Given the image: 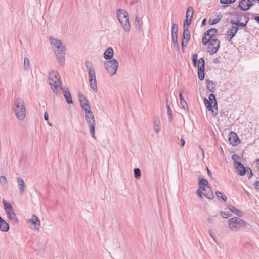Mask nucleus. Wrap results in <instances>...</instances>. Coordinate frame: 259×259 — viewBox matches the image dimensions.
Instances as JSON below:
<instances>
[{
    "instance_id": "obj_14",
    "label": "nucleus",
    "mask_w": 259,
    "mask_h": 259,
    "mask_svg": "<svg viewBox=\"0 0 259 259\" xmlns=\"http://www.w3.org/2000/svg\"><path fill=\"white\" fill-rule=\"evenodd\" d=\"M238 30V27L235 26H232L229 28L227 32V39L230 41L235 35Z\"/></svg>"
},
{
    "instance_id": "obj_27",
    "label": "nucleus",
    "mask_w": 259,
    "mask_h": 259,
    "mask_svg": "<svg viewBox=\"0 0 259 259\" xmlns=\"http://www.w3.org/2000/svg\"><path fill=\"white\" fill-rule=\"evenodd\" d=\"M91 88L96 93L98 91V86L97 79L89 81Z\"/></svg>"
},
{
    "instance_id": "obj_43",
    "label": "nucleus",
    "mask_w": 259,
    "mask_h": 259,
    "mask_svg": "<svg viewBox=\"0 0 259 259\" xmlns=\"http://www.w3.org/2000/svg\"><path fill=\"white\" fill-rule=\"evenodd\" d=\"M215 194H216V196L218 197H220V198H221L224 201H226V197L225 196V195H223L222 193L219 192V191H216L215 192Z\"/></svg>"
},
{
    "instance_id": "obj_26",
    "label": "nucleus",
    "mask_w": 259,
    "mask_h": 259,
    "mask_svg": "<svg viewBox=\"0 0 259 259\" xmlns=\"http://www.w3.org/2000/svg\"><path fill=\"white\" fill-rule=\"evenodd\" d=\"M193 15V9L192 7H189L187 9L186 18L192 20Z\"/></svg>"
},
{
    "instance_id": "obj_45",
    "label": "nucleus",
    "mask_w": 259,
    "mask_h": 259,
    "mask_svg": "<svg viewBox=\"0 0 259 259\" xmlns=\"http://www.w3.org/2000/svg\"><path fill=\"white\" fill-rule=\"evenodd\" d=\"M135 23L136 27H137L138 29H140L141 27V24L140 23V20L138 16H136L135 17Z\"/></svg>"
},
{
    "instance_id": "obj_54",
    "label": "nucleus",
    "mask_w": 259,
    "mask_h": 259,
    "mask_svg": "<svg viewBox=\"0 0 259 259\" xmlns=\"http://www.w3.org/2000/svg\"><path fill=\"white\" fill-rule=\"evenodd\" d=\"M44 118L46 121H48L49 119V116L47 112L44 114Z\"/></svg>"
},
{
    "instance_id": "obj_6",
    "label": "nucleus",
    "mask_w": 259,
    "mask_h": 259,
    "mask_svg": "<svg viewBox=\"0 0 259 259\" xmlns=\"http://www.w3.org/2000/svg\"><path fill=\"white\" fill-rule=\"evenodd\" d=\"M204 104L209 111H211L214 115H217L218 113L217 102L215 95L213 94H210L209 96V100L206 98H204Z\"/></svg>"
},
{
    "instance_id": "obj_13",
    "label": "nucleus",
    "mask_w": 259,
    "mask_h": 259,
    "mask_svg": "<svg viewBox=\"0 0 259 259\" xmlns=\"http://www.w3.org/2000/svg\"><path fill=\"white\" fill-rule=\"evenodd\" d=\"M27 222L31 223L34 227L35 229L38 231L40 228V221L39 218L34 214L32 218L27 220Z\"/></svg>"
},
{
    "instance_id": "obj_41",
    "label": "nucleus",
    "mask_w": 259,
    "mask_h": 259,
    "mask_svg": "<svg viewBox=\"0 0 259 259\" xmlns=\"http://www.w3.org/2000/svg\"><path fill=\"white\" fill-rule=\"evenodd\" d=\"M134 173L135 177L138 179L141 177V171L139 168H135L134 169Z\"/></svg>"
},
{
    "instance_id": "obj_20",
    "label": "nucleus",
    "mask_w": 259,
    "mask_h": 259,
    "mask_svg": "<svg viewBox=\"0 0 259 259\" xmlns=\"http://www.w3.org/2000/svg\"><path fill=\"white\" fill-rule=\"evenodd\" d=\"M202 194L208 199H212L214 198L213 193L210 187H207L205 190H202Z\"/></svg>"
},
{
    "instance_id": "obj_48",
    "label": "nucleus",
    "mask_w": 259,
    "mask_h": 259,
    "mask_svg": "<svg viewBox=\"0 0 259 259\" xmlns=\"http://www.w3.org/2000/svg\"><path fill=\"white\" fill-rule=\"evenodd\" d=\"M166 107H167V114H168V115L169 116L170 119H171L172 118V111L171 110V109L170 108V107H169V105L168 104V103L166 104Z\"/></svg>"
},
{
    "instance_id": "obj_2",
    "label": "nucleus",
    "mask_w": 259,
    "mask_h": 259,
    "mask_svg": "<svg viewBox=\"0 0 259 259\" xmlns=\"http://www.w3.org/2000/svg\"><path fill=\"white\" fill-rule=\"evenodd\" d=\"M49 81L53 92L58 94L62 87L60 76L57 71H52L49 75Z\"/></svg>"
},
{
    "instance_id": "obj_10",
    "label": "nucleus",
    "mask_w": 259,
    "mask_h": 259,
    "mask_svg": "<svg viewBox=\"0 0 259 259\" xmlns=\"http://www.w3.org/2000/svg\"><path fill=\"white\" fill-rule=\"evenodd\" d=\"M220 41L217 39H211L208 44V52L210 54H213L217 52L220 48Z\"/></svg>"
},
{
    "instance_id": "obj_42",
    "label": "nucleus",
    "mask_w": 259,
    "mask_h": 259,
    "mask_svg": "<svg viewBox=\"0 0 259 259\" xmlns=\"http://www.w3.org/2000/svg\"><path fill=\"white\" fill-rule=\"evenodd\" d=\"M207 36H208L207 35H205V34H204V36H203L202 43L204 45H206L207 44H209L210 40H211V39L209 38V37L208 38H207Z\"/></svg>"
},
{
    "instance_id": "obj_28",
    "label": "nucleus",
    "mask_w": 259,
    "mask_h": 259,
    "mask_svg": "<svg viewBox=\"0 0 259 259\" xmlns=\"http://www.w3.org/2000/svg\"><path fill=\"white\" fill-rule=\"evenodd\" d=\"M190 34L188 29H184L183 31V39L186 40V44H187L188 41L190 39Z\"/></svg>"
},
{
    "instance_id": "obj_9",
    "label": "nucleus",
    "mask_w": 259,
    "mask_h": 259,
    "mask_svg": "<svg viewBox=\"0 0 259 259\" xmlns=\"http://www.w3.org/2000/svg\"><path fill=\"white\" fill-rule=\"evenodd\" d=\"M85 119L88 124V126L90 128V133L91 136L94 138L96 139L95 135V119L93 113H90L85 114Z\"/></svg>"
},
{
    "instance_id": "obj_49",
    "label": "nucleus",
    "mask_w": 259,
    "mask_h": 259,
    "mask_svg": "<svg viewBox=\"0 0 259 259\" xmlns=\"http://www.w3.org/2000/svg\"><path fill=\"white\" fill-rule=\"evenodd\" d=\"M232 159L234 161L235 164L237 165V163L239 162L237 160H238L240 158L237 155L233 154L232 156Z\"/></svg>"
},
{
    "instance_id": "obj_12",
    "label": "nucleus",
    "mask_w": 259,
    "mask_h": 259,
    "mask_svg": "<svg viewBox=\"0 0 259 259\" xmlns=\"http://www.w3.org/2000/svg\"><path fill=\"white\" fill-rule=\"evenodd\" d=\"M199 189L197 191V194L200 198L202 199V190H205L207 187H209L208 182L205 179H201L199 181Z\"/></svg>"
},
{
    "instance_id": "obj_53",
    "label": "nucleus",
    "mask_w": 259,
    "mask_h": 259,
    "mask_svg": "<svg viewBox=\"0 0 259 259\" xmlns=\"http://www.w3.org/2000/svg\"><path fill=\"white\" fill-rule=\"evenodd\" d=\"M185 140L183 138H181L180 140V144H181V147H183L185 145Z\"/></svg>"
},
{
    "instance_id": "obj_63",
    "label": "nucleus",
    "mask_w": 259,
    "mask_h": 259,
    "mask_svg": "<svg viewBox=\"0 0 259 259\" xmlns=\"http://www.w3.org/2000/svg\"><path fill=\"white\" fill-rule=\"evenodd\" d=\"M199 149H200V151L202 153L203 155H204V152L203 148H201V147H200Z\"/></svg>"
},
{
    "instance_id": "obj_40",
    "label": "nucleus",
    "mask_w": 259,
    "mask_h": 259,
    "mask_svg": "<svg viewBox=\"0 0 259 259\" xmlns=\"http://www.w3.org/2000/svg\"><path fill=\"white\" fill-rule=\"evenodd\" d=\"M79 100L81 105L83 104V103H87V102H88L85 96L80 94H79Z\"/></svg>"
},
{
    "instance_id": "obj_23",
    "label": "nucleus",
    "mask_w": 259,
    "mask_h": 259,
    "mask_svg": "<svg viewBox=\"0 0 259 259\" xmlns=\"http://www.w3.org/2000/svg\"><path fill=\"white\" fill-rule=\"evenodd\" d=\"M153 128L156 133H158L159 132L161 129V122L159 118L154 119Z\"/></svg>"
},
{
    "instance_id": "obj_24",
    "label": "nucleus",
    "mask_w": 259,
    "mask_h": 259,
    "mask_svg": "<svg viewBox=\"0 0 259 259\" xmlns=\"http://www.w3.org/2000/svg\"><path fill=\"white\" fill-rule=\"evenodd\" d=\"M244 20H245L244 22H240L239 21L234 22V21H231V23L233 24H234L235 26H237L238 27L239 26L244 27L246 26V25L248 22L249 18L248 17L245 16Z\"/></svg>"
},
{
    "instance_id": "obj_57",
    "label": "nucleus",
    "mask_w": 259,
    "mask_h": 259,
    "mask_svg": "<svg viewBox=\"0 0 259 259\" xmlns=\"http://www.w3.org/2000/svg\"><path fill=\"white\" fill-rule=\"evenodd\" d=\"M207 174L210 177H212V175L211 172V171L209 170V169L207 168Z\"/></svg>"
},
{
    "instance_id": "obj_62",
    "label": "nucleus",
    "mask_w": 259,
    "mask_h": 259,
    "mask_svg": "<svg viewBox=\"0 0 259 259\" xmlns=\"http://www.w3.org/2000/svg\"><path fill=\"white\" fill-rule=\"evenodd\" d=\"M256 167L259 169V159L256 160Z\"/></svg>"
},
{
    "instance_id": "obj_3",
    "label": "nucleus",
    "mask_w": 259,
    "mask_h": 259,
    "mask_svg": "<svg viewBox=\"0 0 259 259\" xmlns=\"http://www.w3.org/2000/svg\"><path fill=\"white\" fill-rule=\"evenodd\" d=\"M14 112L17 118L23 120L26 117V108L23 100L22 98H17L14 102Z\"/></svg>"
},
{
    "instance_id": "obj_50",
    "label": "nucleus",
    "mask_w": 259,
    "mask_h": 259,
    "mask_svg": "<svg viewBox=\"0 0 259 259\" xmlns=\"http://www.w3.org/2000/svg\"><path fill=\"white\" fill-rule=\"evenodd\" d=\"M220 214L221 216L224 218H227L231 215V214L223 211H221Z\"/></svg>"
},
{
    "instance_id": "obj_5",
    "label": "nucleus",
    "mask_w": 259,
    "mask_h": 259,
    "mask_svg": "<svg viewBox=\"0 0 259 259\" xmlns=\"http://www.w3.org/2000/svg\"><path fill=\"white\" fill-rule=\"evenodd\" d=\"M228 228L229 229L233 232H238L240 231L241 228H245L246 223L242 219L233 217L229 218L227 221Z\"/></svg>"
},
{
    "instance_id": "obj_61",
    "label": "nucleus",
    "mask_w": 259,
    "mask_h": 259,
    "mask_svg": "<svg viewBox=\"0 0 259 259\" xmlns=\"http://www.w3.org/2000/svg\"><path fill=\"white\" fill-rule=\"evenodd\" d=\"M256 1L255 0H248V2H249V3H251L252 4V6L253 5V2H255Z\"/></svg>"
},
{
    "instance_id": "obj_31",
    "label": "nucleus",
    "mask_w": 259,
    "mask_h": 259,
    "mask_svg": "<svg viewBox=\"0 0 259 259\" xmlns=\"http://www.w3.org/2000/svg\"><path fill=\"white\" fill-rule=\"evenodd\" d=\"M206 85L208 89L211 92H214L215 90V84L212 81L208 80L206 82Z\"/></svg>"
},
{
    "instance_id": "obj_21",
    "label": "nucleus",
    "mask_w": 259,
    "mask_h": 259,
    "mask_svg": "<svg viewBox=\"0 0 259 259\" xmlns=\"http://www.w3.org/2000/svg\"><path fill=\"white\" fill-rule=\"evenodd\" d=\"M236 169L238 175L243 176L245 174L246 168L240 162L237 163Z\"/></svg>"
},
{
    "instance_id": "obj_11",
    "label": "nucleus",
    "mask_w": 259,
    "mask_h": 259,
    "mask_svg": "<svg viewBox=\"0 0 259 259\" xmlns=\"http://www.w3.org/2000/svg\"><path fill=\"white\" fill-rule=\"evenodd\" d=\"M204 60L201 58L198 60L197 64L198 78L200 80H202L204 78Z\"/></svg>"
},
{
    "instance_id": "obj_46",
    "label": "nucleus",
    "mask_w": 259,
    "mask_h": 259,
    "mask_svg": "<svg viewBox=\"0 0 259 259\" xmlns=\"http://www.w3.org/2000/svg\"><path fill=\"white\" fill-rule=\"evenodd\" d=\"M245 174H247L248 178L250 179V178L252 176V172L251 169L249 167H246Z\"/></svg>"
},
{
    "instance_id": "obj_44",
    "label": "nucleus",
    "mask_w": 259,
    "mask_h": 259,
    "mask_svg": "<svg viewBox=\"0 0 259 259\" xmlns=\"http://www.w3.org/2000/svg\"><path fill=\"white\" fill-rule=\"evenodd\" d=\"M192 62L194 66L196 67L197 63V55L195 54L192 55Z\"/></svg>"
},
{
    "instance_id": "obj_32",
    "label": "nucleus",
    "mask_w": 259,
    "mask_h": 259,
    "mask_svg": "<svg viewBox=\"0 0 259 259\" xmlns=\"http://www.w3.org/2000/svg\"><path fill=\"white\" fill-rule=\"evenodd\" d=\"M30 68V63L29 59L27 57L24 58V69L25 70H28Z\"/></svg>"
},
{
    "instance_id": "obj_1",
    "label": "nucleus",
    "mask_w": 259,
    "mask_h": 259,
    "mask_svg": "<svg viewBox=\"0 0 259 259\" xmlns=\"http://www.w3.org/2000/svg\"><path fill=\"white\" fill-rule=\"evenodd\" d=\"M49 40L54 49L58 63L60 65L63 66L65 63V51L66 50L65 45L61 40L53 37H50Z\"/></svg>"
},
{
    "instance_id": "obj_7",
    "label": "nucleus",
    "mask_w": 259,
    "mask_h": 259,
    "mask_svg": "<svg viewBox=\"0 0 259 259\" xmlns=\"http://www.w3.org/2000/svg\"><path fill=\"white\" fill-rule=\"evenodd\" d=\"M104 65L107 71L111 76L115 75L118 68V62L115 59L106 62Z\"/></svg>"
},
{
    "instance_id": "obj_35",
    "label": "nucleus",
    "mask_w": 259,
    "mask_h": 259,
    "mask_svg": "<svg viewBox=\"0 0 259 259\" xmlns=\"http://www.w3.org/2000/svg\"><path fill=\"white\" fill-rule=\"evenodd\" d=\"M0 183L1 185L4 186L7 185L8 181L5 176H1L0 177Z\"/></svg>"
},
{
    "instance_id": "obj_15",
    "label": "nucleus",
    "mask_w": 259,
    "mask_h": 259,
    "mask_svg": "<svg viewBox=\"0 0 259 259\" xmlns=\"http://www.w3.org/2000/svg\"><path fill=\"white\" fill-rule=\"evenodd\" d=\"M229 136V141L231 144L237 145L239 143V138L235 133L230 132Z\"/></svg>"
},
{
    "instance_id": "obj_51",
    "label": "nucleus",
    "mask_w": 259,
    "mask_h": 259,
    "mask_svg": "<svg viewBox=\"0 0 259 259\" xmlns=\"http://www.w3.org/2000/svg\"><path fill=\"white\" fill-rule=\"evenodd\" d=\"M209 235L211 236V237L212 238V239L214 240V242H217L215 237L214 236V233L211 230H209Z\"/></svg>"
},
{
    "instance_id": "obj_18",
    "label": "nucleus",
    "mask_w": 259,
    "mask_h": 259,
    "mask_svg": "<svg viewBox=\"0 0 259 259\" xmlns=\"http://www.w3.org/2000/svg\"><path fill=\"white\" fill-rule=\"evenodd\" d=\"M238 6L241 10L246 11L252 6V4L251 3H249L248 0H242L239 3Z\"/></svg>"
},
{
    "instance_id": "obj_22",
    "label": "nucleus",
    "mask_w": 259,
    "mask_h": 259,
    "mask_svg": "<svg viewBox=\"0 0 259 259\" xmlns=\"http://www.w3.org/2000/svg\"><path fill=\"white\" fill-rule=\"evenodd\" d=\"M9 229V225L3 218L0 216V230L3 232H7Z\"/></svg>"
},
{
    "instance_id": "obj_25",
    "label": "nucleus",
    "mask_w": 259,
    "mask_h": 259,
    "mask_svg": "<svg viewBox=\"0 0 259 259\" xmlns=\"http://www.w3.org/2000/svg\"><path fill=\"white\" fill-rule=\"evenodd\" d=\"M179 97H180V99L181 105L182 106L183 108L185 110L187 111L188 108V105H187V103H186V102L183 99L182 92L180 93Z\"/></svg>"
},
{
    "instance_id": "obj_29",
    "label": "nucleus",
    "mask_w": 259,
    "mask_h": 259,
    "mask_svg": "<svg viewBox=\"0 0 259 259\" xmlns=\"http://www.w3.org/2000/svg\"><path fill=\"white\" fill-rule=\"evenodd\" d=\"M81 105L83 110H84L85 114L92 112L91 110V107L88 102H87V103H83V104H81Z\"/></svg>"
},
{
    "instance_id": "obj_17",
    "label": "nucleus",
    "mask_w": 259,
    "mask_h": 259,
    "mask_svg": "<svg viewBox=\"0 0 259 259\" xmlns=\"http://www.w3.org/2000/svg\"><path fill=\"white\" fill-rule=\"evenodd\" d=\"M17 182L18 184V187L19 189L20 193L21 194H24L25 190V186L24 180L21 177L17 178Z\"/></svg>"
},
{
    "instance_id": "obj_55",
    "label": "nucleus",
    "mask_w": 259,
    "mask_h": 259,
    "mask_svg": "<svg viewBox=\"0 0 259 259\" xmlns=\"http://www.w3.org/2000/svg\"><path fill=\"white\" fill-rule=\"evenodd\" d=\"M186 45L187 44H186V40L182 39V43H181V46H182V48H184V47L185 46H186Z\"/></svg>"
},
{
    "instance_id": "obj_58",
    "label": "nucleus",
    "mask_w": 259,
    "mask_h": 259,
    "mask_svg": "<svg viewBox=\"0 0 259 259\" xmlns=\"http://www.w3.org/2000/svg\"><path fill=\"white\" fill-rule=\"evenodd\" d=\"M236 215H238V217H242L243 215V213L241 211L239 210Z\"/></svg>"
},
{
    "instance_id": "obj_34",
    "label": "nucleus",
    "mask_w": 259,
    "mask_h": 259,
    "mask_svg": "<svg viewBox=\"0 0 259 259\" xmlns=\"http://www.w3.org/2000/svg\"><path fill=\"white\" fill-rule=\"evenodd\" d=\"M85 65L88 72L94 71L93 68L92 63L89 60H86L85 61Z\"/></svg>"
},
{
    "instance_id": "obj_39",
    "label": "nucleus",
    "mask_w": 259,
    "mask_h": 259,
    "mask_svg": "<svg viewBox=\"0 0 259 259\" xmlns=\"http://www.w3.org/2000/svg\"><path fill=\"white\" fill-rule=\"evenodd\" d=\"M221 19L220 17H217L215 18H212L209 20V23L210 25H214L217 24Z\"/></svg>"
},
{
    "instance_id": "obj_38",
    "label": "nucleus",
    "mask_w": 259,
    "mask_h": 259,
    "mask_svg": "<svg viewBox=\"0 0 259 259\" xmlns=\"http://www.w3.org/2000/svg\"><path fill=\"white\" fill-rule=\"evenodd\" d=\"M178 27L176 24L174 23L172 26V30H171V33L172 35H178Z\"/></svg>"
},
{
    "instance_id": "obj_19",
    "label": "nucleus",
    "mask_w": 259,
    "mask_h": 259,
    "mask_svg": "<svg viewBox=\"0 0 259 259\" xmlns=\"http://www.w3.org/2000/svg\"><path fill=\"white\" fill-rule=\"evenodd\" d=\"M114 55L113 49L112 47H108L104 53V58L106 60L112 58Z\"/></svg>"
},
{
    "instance_id": "obj_56",
    "label": "nucleus",
    "mask_w": 259,
    "mask_h": 259,
    "mask_svg": "<svg viewBox=\"0 0 259 259\" xmlns=\"http://www.w3.org/2000/svg\"><path fill=\"white\" fill-rule=\"evenodd\" d=\"M255 187L257 189H259V182L256 181L255 183Z\"/></svg>"
},
{
    "instance_id": "obj_47",
    "label": "nucleus",
    "mask_w": 259,
    "mask_h": 259,
    "mask_svg": "<svg viewBox=\"0 0 259 259\" xmlns=\"http://www.w3.org/2000/svg\"><path fill=\"white\" fill-rule=\"evenodd\" d=\"M236 0H220V3L223 4H230L233 3Z\"/></svg>"
},
{
    "instance_id": "obj_60",
    "label": "nucleus",
    "mask_w": 259,
    "mask_h": 259,
    "mask_svg": "<svg viewBox=\"0 0 259 259\" xmlns=\"http://www.w3.org/2000/svg\"><path fill=\"white\" fill-rule=\"evenodd\" d=\"M254 20L258 23H259V16H256L254 18Z\"/></svg>"
},
{
    "instance_id": "obj_37",
    "label": "nucleus",
    "mask_w": 259,
    "mask_h": 259,
    "mask_svg": "<svg viewBox=\"0 0 259 259\" xmlns=\"http://www.w3.org/2000/svg\"><path fill=\"white\" fill-rule=\"evenodd\" d=\"M88 73H89V81L96 79L95 70L90 71V72H88Z\"/></svg>"
},
{
    "instance_id": "obj_30",
    "label": "nucleus",
    "mask_w": 259,
    "mask_h": 259,
    "mask_svg": "<svg viewBox=\"0 0 259 259\" xmlns=\"http://www.w3.org/2000/svg\"><path fill=\"white\" fill-rule=\"evenodd\" d=\"M217 30L215 28H212L207 31L205 34L207 35L209 38L212 39V37L217 33Z\"/></svg>"
},
{
    "instance_id": "obj_64",
    "label": "nucleus",
    "mask_w": 259,
    "mask_h": 259,
    "mask_svg": "<svg viewBox=\"0 0 259 259\" xmlns=\"http://www.w3.org/2000/svg\"><path fill=\"white\" fill-rule=\"evenodd\" d=\"M239 210H238V209L236 208V210H235V211H234V212L233 213H234L236 215Z\"/></svg>"
},
{
    "instance_id": "obj_33",
    "label": "nucleus",
    "mask_w": 259,
    "mask_h": 259,
    "mask_svg": "<svg viewBox=\"0 0 259 259\" xmlns=\"http://www.w3.org/2000/svg\"><path fill=\"white\" fill-rule=\"evenodd\" d=\"M172 42H173V47H174V48H175L177 50H179V44H178V35H172Z\"/></svg>"
},
{
    "instance_id": "obj_4",
    "label": "nucleus",
    "mask_w": 259,
    "mask_h": 259,
    "mask_svg": "<svg viewBox=\"0 0 259 259\" xmlns=\"http://www.w3.org/2000/svg\"><path fill=\"white\" fill-rule=\"evenodd\" d=\"M117 17L124 31L129 32L131 26L128 13L123 9H118L117 11Z\"/></svg>"
},
{
    "instance_id": "obj_36",
    "label": "nucleus",
    "mask_w": 259,
    "mask_h": 259,
    "mask_svg": "<svg viewBox=\"0 0 259 259\" xmlns=\"http://www.w3.org/2000/svg\"><path fill=\"white\" fill-rule=\"evenodd\" d=\"M191 20H191L190 19H186H186L185 20V21L184 22V24H183V28H184V29H186V28L188 29L189 26L191 24Z\"/></svg>"
},
{
    "instance_id": "obj_52",
    "label": "nucleus",
    "mask_w": 259,
    "mask_h": 259,
    "mask_svg": "<svg viewBox=\"0 0 259 259\" xmlns=\"http://www.w3.org/2000/svg\"><path fill=\"white\" fill-rule=\"evenodd\" d=\"M228 208L229 209V210H230L233 213L234 212L235 210H236V207H235L234 206H232V205H229L228 206Z\"/></svg>"
},
{
    "instance_id": "obj_59",
    "label": "nucleus",
    "mask_w": 259,
    "mask_h": 259,
    "mask_svg": "<svg viewBox=\"0 0 259 259\" xmlns=\"http://www.w3.org/2000/svg\"><path fill=\"white\" fill-rule=\"evenodd\" d=\"M206 19L205 18H204L203 20H202V25H205L206 24Z\"/></svg>"
},
{
    "instance_id": "obj_16",
    "label": "nucleus",
    "mask_w": 259,
    "mask_h": 259,
    "mask_svg": "<svg viewBox=\"0 0 259 259\" xmlns=\"http://www.w3.org/2000/svg\"><path fill=\"white\" fill-rule=\"evenodd\" d=\"M62 91L63 95L65 99L66 102L68 104H72L73 103L72 97L70 92L67 88H62L61 89Z\"/></svg>"
},
{
    "instance_id": "obj_8",
    "label": "nucleus",
    "mask_w": 259,
    "mask_h": 259,
    "mask_svg": "<svg viewBox=\"0 0 259 259\" xmlns=\"http://www.w3.org/2000/svg\"><path fill=\"white\" fill-rule=\"evenodd\" d=\"M3 204L4 206L6 214L9 219L12 223H15L17 221V217L14 212L12 205L5 200L3 199Z\"/></svg>"
}]
</instances>
